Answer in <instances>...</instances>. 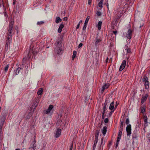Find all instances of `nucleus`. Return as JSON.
Instances as JSON below:
<instances>
[{
	"label": "nucleus",
	"instance_id": "f257e3e1",
	"mask_svg": "<svg viewBox=\"0 0 150 150\" xmlns=\"http://www.w3.org/2000/svg\"><path fill=\"white\" fill-rule=\"evenodd\" d=\"M56 47L54 48V51L55 53L57 54H60L62 51L61 42L60 41H57L55 43Z\"/></svg>",
	"mask_w": 150,
	"mask_h": 150
},
{
	"label": "nucleus",
	"instance_id": "f03ea898",
	"mask_svg": "<svg viewBox=\"0 0 150 150\" xmlns=\"http://www.w3.org/2000/svg\"><path fill=\"white\" fill-rule=\"evenodd\" d=\"M124 8H123V7H120L117 10H116L114 11V14L115 15H117V19L120 18L124 13V11L123 10V9Z\"/></svg>",
	"mask_w": 150,
	"mask_h": 150
},
{
	"label": "nucleus",
	"instance_id": "7ed1b4c3",
	"mask_svg": "<svg viewBox=\"0 0 150 150\" xmlns=\"http://www.w3.org/2000/svg\"><path fill=\"white\" fill-rule=\"evenodd\" d=\"M134 0H121V5L123 8L127 9L128 8L129 3H133Z\"/></svg>",
	"mask_w": 150,
	"mask_h": 150
},
{
	"label": "nucleus",
	"instance_id": "20e7f679",
	"mask_svg": "<svg viewBox=\"0 0 150 150\" xmlns=\"http://www.w3.org/2000/svg\"><path fill=\"white\" fill-rule=\"evenodd\" d=\"M7 113L5 112H2L0 116V125L3 126L6 119Z\"/></svg>",
	"mask_w": 150,
	"mask_h": 150
},
{
	"label": "nucleus",
	"instance_id": "39448f33",
	"mask_svg": "<svg viewBox=\"0 0 150 150\" xmlns=\"http://www.w3.org/2000/svg\"><path fill=\"white\" fill-rule=\"evenodd\" d=\"M14 22L12 20H11L10 24L9 25V29L8 32V36H12V31L13 28V25Z\"/></svg>",
	"mask_w": 150,
	"mask_h": 150
},
{
	"label": "nucleus",
	"instance_id": "423d86ee",
	"mask_svg": "<svg viewBox=\"0 0 150 150\" xmlns=\"http://www.w3.org/2000/svg\"><path fill=\"white\" fill-rule=\"evenodd\" d=\"M142 81L144 83V86L146 89H148L149 88V82L148 81L147 77L146 76H144L143 78Z\"/></svg>",
	"mask_w": 150,
	"mask_h": 150
},
{
	"label": "nucleus",
	"instance_id": "0eeeda50",
	"mask_svg": "<svg viewBox=\"0 0 150 150\" xmlns=\"http://www.w3.org/2000/svg\"><path fill=\"white\" fill-rule=\"evenodd\" d=\"M53 108V106L52 105H50L47 109L46 110H45L44 111V113L46 114H49L51 110Z\"/></svg>",
	"mask_w": 150,
	"mask_h": 150
},
{
	"label": "nucleus",
	"instance_id": "6e6552de",
	"mask_svg": "<svg viewBox=\"0 0 150 150\" xmlns=\"http://www.w3.org/2000/svg\"><path fill=\"white\" fill-rule=\"evenodd\" d=\"M34 137V140L33 141L32 143L30 145V146L29 148V149H30V148H35L36 149V145L35 144L36 142V141L35 140V137Z\"/></svg>",
	"mask_w": 150,
	"mask_h": 150
},
{
	"label": "nucleus",
	"instance_id": "1a4fd4ad",
	"mask_svg": "<svg viewBox=\"0 0 150 150\" xmlns=\"http://www.w3.org/2000/svg\"><path fill=\"white\" fill-rule=\"evenodd\" d=\"M132 31L130 29H129L126 34L127 38L128 39H130L132 37Z\"/></svg>",
	"mask_w": 150,
	"mask_h": 150
},
{
	"label": "nucleus",
	"instance_id": "9d476101",
	"mask_svg": "<svg viewBox=\"0 0 150 150\" xmlns=\"http://www.w3.org/2000/svg\"><path fill=\"white\" fill-rule=\"evenodd\" d=\"M126 64V61L125 60H123L122 63L120 66L119 69V71H122L125 67Z\"/></svg>",
	"mask_w": 150,
	"mask_h": 150
},
{
	"label": "nucleus",
	"instance_id": "9b49d317",
	"mask_svg": "<svg viewBox=\"0 0 150 150\" xmlns=\"http://www.w3.org/2000/svg\"><path fill=\"white\" fill-rule=\"evenodd\" d=\"M109 109L110 110H113L115 111L116 109L115 107H114V103L113 101L110 104Z\"/></svg>",
	"mask_w": 150,
	"mask_h": 150
},
{
	"label": "nucleus",
	"instance_id": "f8f14e48",
	"mask_svg": "<svg viewBox=\"0 0 150 150\" xmlns=\"http://www.w3.org/2000/svg\"><path fill=\"white\" fill-rule=\"evenodd\" d=\"M101 40L100 39H98L97 37L96 38V41L95 43V45L96 47L99 45V44Z\"/></svg>",
	"mask_w": 150,
	"mask_h": 150
},
{
	"label": "nucleus",
	"instance_id": "ddd939ff",
	"mask_svg": "<svg viewBox=\"0 0 150 150\" xmlns=\"http://www.w3.org/2000/svg\"><path fill=\"white\" fill-rule=\"evenodd\" d=\"M124 128V122L121 120L120 121V127L119 131H122Z\"/></svg>",
	"mask_w": 150,
	"mask_h": 150
},
{
	"label": "nucleus",
	"instance_id": "4468645a",
	"mask_svg": "<svg viewBox=\"0 0 150 150\" xmlns=\"http://www.w3.org/2000/svg\"><path fill=\"white\" fill-rule=\"evenodd\" d=\"M148 95L146 94L145 96H142L141 99V103H143L146 100Z\"/></svg>",
	"mask_w": 150,
	"mask_h": 150
},
{
	"label": "nucleus",
	"instance_id": "2eb2a0df",
	"mask_svg": "<svg viewBox=\"0 0 150 150\" xmlns=\"http://www.w3.org/2000/svg\"><path fill=\"white\" fill-rule=\"evenodd\" d=\"M64 27V25L62 23L60 24L59 26L58 29V32L59 33H60L62 31V28Z\"/></svg>",
	"mask_w": 150,
	"mask_h": 150
},
{
	"label": "nucleus",
	"instance_id": "dca6fc26",
	"mask_svg": "<svg viewBox=\"0 0 150 150\" xmlns=\"http://www.w3.org/2000/svg\"><path fill=\"white\" fill-rule=\"evenodd\" d=\"M99 135V132H97L96 133L95 139L94 142L95 143H97L98 141V137Z\"/></svg>",
	"mask_w": 150,
	"mask_h": 150
},
{
	"label": "nucleus",
	"instance_id": "f3484780",
	"mask_svg": "<svg viewBox=\"0 0 150 150\" xmlns=\"http://www.w3.org/2000/svg\"><path fill=\"white\" fill-rule=\"evenodd\" d=\"M54 134L55 138H58L61 135V132H55L54 133Z\"/></svg>",
	"mask_w": 150,
	"mask_h": 150
},
{
	"label": "nucleus",
	"instance_id": "a211bd4d",
	"mask_svg": "<svg viewBox=\"0 0 150 150\" xmlns=\"http://www.w3.org/2000/svg\"><path fill=\"white\" fill-rule=\"evenodd\" d=\"M126 131H131V125L130 124L127 125L126 127Z\"/></svg>",
	"mask_w": 150,
	"mask_h": 150
},
{
	"label": "nucleus",
	"instance_id": "6ab92c4d",
	"mask_svg": "<svg viewBox=\"0 0 150 150\" xmlns=\"http://www.w3.org/2000/svg\"><path fill=\"white\" fill-rule=\"evenodd\" d=\"M145 126L147 125V118L146 116H144L143 117Z\"/></svg>",
	"mask_w": 150,
	"mask_h": 150
},
{
	"label": "nucleus",
	"instance_id": "aec40b11",
	"mask_svg": "<svg viewBox=\"0 0 150 150\" xmlns=\"http://www.w3.org/2000/svg\"><path fill=\"white\" fill-rule=\"evenodd\" d=\"M62 21L61 19L59 17H57L55 19V23H58L61 22Z\"/></svg>",
	"mask_w": 150,
	"mask_h": 150
},
{
	"label": "nucleus",
	"instance_id": "412c9836",
	"mask_svg": "<svg viewBox=\"0 0 150 150\" xmlns=\"http://www.w3.org/2000/svg\"><path fill=\"white\" fill-rule=\"evenodd\" d=\"M33 49H30L29 51L28 52V56L29 58L30 57V56L33 54Z\"/></svg>",
	"mask_w": 150,
	"mask_h": 150
},
{
	"label": "nucleus",
	"instance_id": "4be33fe9",
	"mask_svg": "<svg viewBox=\"0 0 150 150\" xmlns=\"http://www.w3.org/2000/svg\"><path fill=\"white\" fill-rule=\"evenodd\" d=\"M102 24V22L101 21H99L97 25L98 28L99 30H100L101 29Z\"/></svg>",
	"mask_w": 150,
	"mask_h": 150
},
{
	"label": "nucleus",
	"instance_id": "5701e85b",
	"mask_svg": "<svg viewBox=\"0 0 150 150\" xmlns=\"http://www.w3.org/2000/svg\"><path fill=\"white\" fill-rule=\"evenodd\" d=\"M122 134V132H119L118 135V137L117 138V140L118 141H118H120L121 138V137Z\"/></svg>",
	"mask_w": 150,
	"mask_h": 150
},
{
	"label": "nucleus",
	"instance_id": "b1692460",
	"mask_svg": "<svg viewBox=\"0 0 150 150\" xmlns=\"http://www.w3.org/2000/svg\"><path fill=\"white\" fill-rule=\"evenodd\" d=\"M43 89L42 88H40L38 90V92H37V94L38 95H40L42 94V92H43Z\"/></svg>",
	"mask_w": 150,
	"mask_h": 150
},
{
	"label": "nucleus",
	"instance_id": "393cba45",
	"mask_svg": "<svg viewBox=\"0 0 150 150\" xmlns=\"http://www.w3.org/2000/svg\"><path fill=\"white\" fill-rule=\"evenodd\" d=\"M108 86L107 85L105 84L102 87L101 91L102 92H103L104 90L106 88H108Z\"/></svg>",
	"mask_w": 150,
	"mask_h": 150
},
{
	"label": "nucleus",
	"instance_id": "a878e982",
	"mask_svg": "<svg viewBox=\"0 0 150 150\" xmlns=\"http://www.w3.org/2000/svg\"><path fill=\"white\" fill-rule=\"evenodd\" d=\"M103 0H101L99 3H98V6L100 8H102L103 6Z\"/></svg>",
	"mask_w": 150,
	"mask_h": 150
},
{
	"label": "nucleus",
	"instance_id": "bb28decb",
	"mask_svg": "<svg viewBox=\"0 0 150 150\" xmlns=\"http://www.w3.org/2000/svg\"><path fill=\"white\" fill-rule=\"evenodd\" d=\"M76 54L77 52L76 51H73V55L72 56V59L73 60H74Z\"/></svg>",
	"mask_w": 150,
	"mask_h": 150
},
{
	"label": "nucleus",
	"instance_id": "cd10ccee",
	"mask_svg": "<svg viewBox=\"0 0 150 150\" xmlns=\"http://www.w3.org/2000/svg\"><path fill=\"white\" fill-rule=\"evenodd\" d=\"M90 18V17L89 16H88L87 18L86 19V20L85 21L84 24L85 25H87L88 22V21L89 20Z\"/></svg>",
	"mask_w": 150,
	"mask_h": 150
},
{
	"label": "nucleus",
	"instance_id": "c85d7f7f",
	"mask_svg": "<svg viewBox=\"0 0 150 150\" xmlns=\"http://www.w3.org/2000/svg\"><path fill=\"white\" fill-rule=\"evenodd\" d=\"M11 36H8L7 37L6 42H11Z\"/></svg>",
	"mask_w": 150,
	"mask_h": 150
},
{
	"label": "nucleus",
	"instance_id": "c756f323",
	"mask_svg": "<svg viewBox=\"0 0 150 150\" xmlns=\"http://www.w3.org/2000/svg\"><path fill=\"white\" fill-rule=\"evenodd\" d=\"M21 69V68L20 67H18L17 69V70H16L15 72L16 75H17L19 73V71Z\"/></svg>",
	"mask_w": 150,
	"mask_h": 150
},
{
	"label": "nucleus",
	"instance_id": "7c9ffc66",
	"mask_svg": "<svg viewBox=\"0 0 150 150\" xmlns=\"http://www.w3.org/2000/svg\"><path fill=\"white\" fill-rule=\"evenodd\" d=\"M145 108L144 107H141V112L142 113H143L145 112Z\"/></svg>",
	"mask_w": 150,
	"mask_h": 150
},
{
	"label": "nucleus",
	"instance_id": "2f4dec72",
	"mask_svg": "<svg viewBox=\"0 0 150 150\" xmlns=\"http://www.w3.org/2000/svg\"><path fill=\"white\" fill-rule=\"evenodd\" d=\"M9 66V65L8 64L4 68V71L5 72H7L8 71Z\"/></svg>",
	"mask_w": 150,
	"mask_h": 150
},
{
	"label": "nucleus",
	"instance_id": "473e14b6",
	"mask_svg": "<svg viewBox=\"0 0 150 150\" xmlns=\"http://www.w3.org/2000/svg\"><path fill=\"white\" fill-rule=\"evenodd\" d=\"M44 23V22L43 21H39L37 22V25H40L42 24H43Z\"/></svg>",
	"mask_w": 150,
	"mask_h": 150
},
{
	"label": "nucleus",
	"instance_id": "72a5a7b5",
	"mask_svg": "<svg viewBox=\"0 0 150 150\" xmlns=\"http://www.w3.org/2000/svg\"><path fill=\"white\" fill-rule=\"evenodd\" d=\"M109 103V101L107 99H106L105 100V103L104 105L106 106V105L108 104Z\"/></svg>",
	"mask_w": 150,
	"mask_h": 150
},
{
	"label": "nucleus",
	"instance_id": "f704fd0d",
	"mask_svg": "<svg viewBox=\"0 0 150 150\" xmlns=\"http://www.w3.org/2000/svg\"><path fill=\"white\" fill-rule=\"evenodd\" d=\"M126 50H127V53H131V50L129 48L126 49Z\"/></svg>",
	"mask_w": 150,
	"mask_h": 150
},
{
	"label": "nucleus",
	"instance_id": "c9c22d12",
	"mask_svg": "<svg viewBox=\"0 0 150 150\" xmlns=\"http://www.w3.org/2000/svg\"><path fill=\"white\" fill-rule=\"evenodd\" d=\"M129 119L128 118H127L126 119V120L125 121V123L126 125H128L129 124Z\"/></svg>",
	"mask_w": 150,
	"mask_h": 150
},
{
	"label": "nucleus",
	"instance_id": "e433bc0d",
	"mask_svg": "<svg viewBox=\"0 0 150 150\" xmlns=\"http://www.w3.org/2000/svg\"><path fill=\"white\" fill-rule=\"evenodd\" d=\"M62 116V112H60L58 115V118L60 119L61 117Z\"/></svg>",
	"mask_w": 150,
	"mask_h": 150
},
{
	"label": "nucleus",
	"instance_id": "4c0bfd02",
	"mask_svg": "<svg viewBox=\"0 0 150 150\" xmlns=\"http://www.w3.org/2000/svg\"><path fill=\"white\" fill-rule=\"evenodd\" d=\"M26 60V59L25 58H23V62H22V64L23 65H24V64H25Z\"/></svg>",
	"mask_w": 150,
	"mask_h": 150
},
{
	"label": "nucleus",
	"instance_id": "58836bf2",
	"mask_svg": "<svg viewBox=\"0 0 150 150\" xmlns=\"http://www.w3.org/2000/svg\"><path fill=\"white\" fill-rule=\"evenodd\" d=\"M107 131V127L105 126L103 127V129L102 131Z\"/></svg>",
	"mask_w": 150,
	"mask_h": 150
},
{
	"label": "nucleus",
	"instance_id": "ea45409f",
	"mask_svg": "<svg viewBox=\"0 0 150 150\" xmlns=\"http://www.w3.org/2000/svg\"><path fill=\"white\" fill-rule=\"evenodd\" d=\"M97 143H95V142H94V144L93 145V150H95V148H96V144Z\"/></svg>",
	"mask_w": 150,
	"mask_h": 150
},
{
	"label": "nucleus",
	"instance_id": "a19ab883",
	"mask_svg": "<svg viewBox=\"0 0 150 150\" xmlns=\"http://www.w3.org/2000/svg\"><path fill=\"white\" fill-rule=\"evenodd\" d=\"M109 120L108 118H106L104 120V122L105 123H107L108 122Z\"/></svg>",
	"mask_w": 150,
	"mask_h": 150
},
{
	"label": "nucleus",
	"instance_id": "79ce46f5",
	"mask_svg": "<svg viewBox=\"0 0 150 150\" xmlns=\"http://www.w3.org/2000/svg\"><path fill=\"white\" fill-rule=\"evenodd\" d=\"M120 141H117H117H116V146H115V148H117V147L118 146V144H119V142Z\"/></svg>",
	"mask_w": 150,
	"mask_h": 150
},
{
	"label": "nucleus",
	"instance_id": "37998d69",
	"mask_svg": "<svg viewBox=\"0 0 150 150\" xmlns=\"http://www.w3.org/2000/svg\"><path fill=\"white\" fill-rule=\"evenodd\" d=\"M96 14L97 16H99L101 15V13L100 12L98 11L96 12Z\"/></svg>",
	"mask_w": 150,
	"mask_h": 150
},
{
	"label": "nucleus",
	"instance_id": "c03bdc74",
	"mask_svg": "<svg viewBox=\"0 0 150 150\" xmlns=\"http://www.w3.org/2000/svg\"><path fill=\"white\" fill-rule=\"evenodd\" d=\"M87 25H85V24H84V26H83V30H85L86 28V26H87Z\"/></svg>",
	"mask_w": 150,
	"mask_h": 150
},
{
	"label": "nucleus",
	"instance_id": "a18cd8bd",
	"mask_svg": "<svg viewBox=\"0 0 150 150\" xmlns=\"http://www.w3.org/2000/svg\"><path fill=\"white\" fill-rule=\"evenodd\" d=\"M10 42H6V46L7 47H8L9 45Z\"/></svg>",
	"mask_w": 150,
	"mask_h": 150
},
{
	"label": "nucleus",
	"instance_id": "49530a36",
	"mask_svg": "<svg viewBox=\"0 0 150 150\" xmlns=\"http://www.w3.org/2000/svg\"><path fill=\"white\" fill-rule=\"evenodd\" d=\"M114 111L113 110H111V111L109 113V116H110L112 115V112H113Z\"/></svg>",
	"mask_w": 150,
	"mask_h": 150
},
{
	"label": "nucleus",
	"instance_id": "de8ad7c7",
	"mask_svg": "<svg viewBox=\"0 0 150 150\" xmlns=\"http://www.w3.org/2000/svg\"><path fill=\"white\" fill-rule=\"evenodd\" d=\"M131 134V132H127V136H130Z\"/></svg>",
	"mask_w": 150,
	"mask_h": 150
},
{
	"label": "nucleus",
	"instance_id": "09e8293b",
	"mask_svg": "<svg viewBox=\"0 0 150 150\" xmlns=\"http://www.w3.org/2000/svg\"><path fill=\"white\" fill-rule=\"evenodd\" d=\"M73 144H72L70 146V147L69 148V150H72V148H73Z\"/></svg>",
	"mask_w": 150,
	"mask_h": 150
},
{
	"label": "nucleus",
	"instance_id": "8fccbe9b",
	"mask_svg": "<svg viewBox=\"0 0 150 150\" xmlns=\"http://www.w3.org/2000/svg\"><path fill=\"white\" fill-rule=\"evenodd\" d=\"M83 45V44L82 43H80V44H79V46H78V48H79L80 47H81Z\"/></svg>",
	"mask_w": 150,
	"mask_h": 150
},
{
	"label": "nucleus",
	"instance_id": "3c124183",
	"mask_svg": "<svg viewBox=\"0 0 150 150\" xmlns=\"http://www.w3.org/2000/svg\"><path fill=\"white\" fill-rule=\"evenodd\" d=\"M119 104V103H118L117 102H116V104H115V108H116H116L117 106H118V105Z\"/></svg>",
	"mask_w": 150,
	"mask_h": 150
},
{
	"label": "nucleus",
	"instance_id": "603ef678",
	"mask_svg": "<svg viewBox=\"0 0 150 150\" xmlns=\"http://www.w3.org/2000/svg\"><path fill=\"white\" fill-rule=\"evenodd\" d=\"M3 126L0 125V131H2V128Z\"/></svg>",
	"mask_w": 150,
	"mask_h": 150
},
{
	"label": "nucleus",
	"instance_id": "864d4df0",
	"mask_svg": "<svg viewBox=\"0 0 150 150\" xmlns=\"http://www.w3.org/2000/svg\"><path fill=\"white\" fill-rule=\"evenodd\" d=\"M79 26H80V24H79V23L77 25V26L76 27V29H78L79 27Z\"/></svg>",
	"mask_w": 150,
	"mask_h": 150
},
{
	"label": "nucleus",
	"instance_id": "5fc2aeb1",
	"mask_svg": "<svg viewBox=\"0 0 150 150\" xmlns=\"http://www.w3.org/2000/svg\"><path fill=\"white\" fill-rule=\"evenodd\" d=\"M148 139L149 140V142H150V133L148 135Z\"/></svg>",
	"mask_w": 150,
	"mask_h": 150
},
{
	"label": "nucleus",
	"instance_id": "6e6d98bb",
	"mask_svg": "<svg viewBox=\"0 0 150 150\" xmlns=\"http://www.w3.org/2000/svg\"><path fill=\"white\" fill-rule=\"evenodd\" d=\"M92 0H88V4L90 5L91 3Z\"/></svg>",
	"mask_w": 150,
	"mask_h": 150
},
{
	"label": "nucleus",
	"instance_id": "4d7b16f0",
	"mask_svg": "<svg viewBox=\"0 0 150 150\" xmlns=\"http://www.w3.org/2000/svg\"><path fill=\"white\" fill-rule=\"evenodd\" d=\"M117 31H113V33L114 34H115V35H116V34L117 33Z\"/></svg>",
	"mask_w": 150,
	"mask_h": 150
},
{
	"label": "nucleus",
	"instance_id": "13d9d810",
	"mask_svg": "<svg viewBox=\"0 0 150 150\" xmlns=\"http://www.w3.org/2000/svg\"><path fill=\"white\" fill-rule=\"evenodd\" d=\"M106 106H105V105L104 106L103 108V110L106 111Z\"/></svg>",
	"mask_w": 150,
	"mask_h": 150
},
{
	"label": "nucleus",
	"instance_id": "bf43d9fd",
	"mask_svg": "<svg viewBox=\"0 0 150 150\" xmlns=\"http://www.w3.org/2000/svg\"><path fill=\"white\" fill-rule=\"evenodd\" d=\"M64 21H67V18L66 17H65L64 18Z\"/></svg>",
	"mask_w": 150,
	"mask_h": 150
},
{
	"label": "nucleus",
	"instance_id": "052dcab7",
	"mask_svg": "<svg viewBox=\"0 0 150 150\" xmlns=\"http://www.w3.org/2000/svg\"><path fill=\"white\" fill-rule=\"evenodd\" d=\"M61 131H62V130L61 129L58 128L57 129V131H58V132Z\"/></svg>",
	"mask_w": 150,
	"mask_h": 150
},
{
	"label": "nucleus",
	"instance_id": "680f3d73",
	"mask_svg": "<svg viewBox=\"0 0 150 150\" xmlns=\"http://www.w3.org/2000/svg\"><path fill=\"white\" fill-rule=\"evenodd\" d=\"M103 138H102L101 139V145L103 142Z\"/></svg>",
	"mask_w": 150,
	"mask_h": 150
},
{
	"label": "nucleus",
	"instance_id": "e2e57ef3",
	"mask_svg": "<svg viewBox=\"0 0 150 150\" xmlns=\"http://www.w3.org/2000/svg\"><path fill=\"white\" fill-rule=\"evenodd\" d=\"M104 136L106 134V132H102Z\"/></svg>",
	"mask_w": 150,
	"mask_h": 150
},
{
	"label": "nucleus",
	"instance_id": "0e129e2a",
	"mask_svg": "<svg viewBox=\"0 0 150 150\" xmlns=\"http://www.w3.org/2000/svg\"><path fill=\"white\" fill-rule=\"evenodd\" d=\"M106 5L108 8V6H109V4H108V3H107L106 4Z\"/></svg>",
	"mask_w": 150,
	"mask_h": 150
},
{
	"label": "nucleus",
	"instance_id": "69168bd1",
	"mask_svg": "<svg viewBox=\"0 0 150 150\" xmlns=\"http://www.w3.org/2000/svg\"><path fill=\"white\" fill-rule=\"evenodd\" d=\"M112 145V142H109V146L110 147V146H111Z\"/></svg>",
	"mask_w": 150,
	"mask_h": 150
},
{
	"label": "nucleus",
	"instance_id": "338daca9",
	"mask_svg": "<svg viewBox=\"0 0 150 150\" xmlns=\"http://www.w3.org/2000/svg\"><path fill=\"white\" fill-rule=\"evenodd\" d=\"M105 118L104 114H102V118L103 119Z\"/></svg>",
	"mask_w": 150,
	"mask_h": 150
},
{
	"label": "nucleus",
	"instance_id": "774afa93",
	"mask_svg": "<svg viewBox=\"0 0 150 150\" xmlns=\"http://www.w3.org/2000/svg\"><path fill=\"white\" fill-rule=\"evenodd\" d=\"M29 150H35L36 149L35 148H30V149H29Z\"/></svg>",
	"mask_w": 150,
	"mask_h": 150
}]
</instances>
